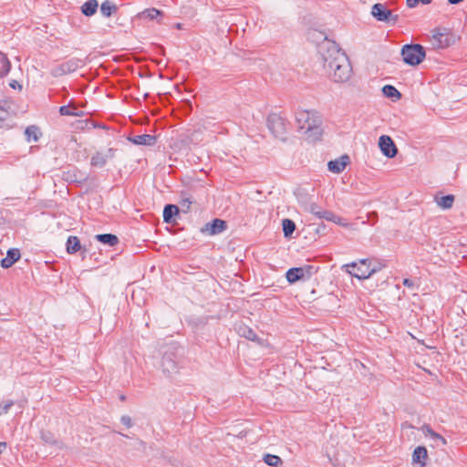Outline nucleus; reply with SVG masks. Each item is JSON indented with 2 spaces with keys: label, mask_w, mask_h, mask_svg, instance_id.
<instances>
[{
  "label": "nucleus",
  "mask_w": 467,
  "mask_h": 467,
  "mask_svg": "<svg viewBox=\"0 0 467 467\" xmlns=\"http://www.w3.org/2000/svg\"><path fill=\"white\" fill-rule=\"evenodd\" d=\"M323 66L326 72L335 82L348 81L352 73V67L347 55L335 42L327 41L319 47Z\"/></svg>",
  "instance_id": "1"
},
{
  "label": "nucleus",
  "mask_w": 467,
  "mask_h": 467,
  "mask_svg": "<svg viewBox=\"0 0 467 467\" xmlns=\"http://www.w3.org/2000/svg\"><path fill=\"white\" fill-rule=\"evenodd\" d=\"M297 130L305 134L311 141L317 140L322 135L321 119L316 111L297 110L296 112Z\"/></svg>",
  "instance_id": "2"
},
{
  "label": "nucleus",
  "mask_w": 467,
  "mask_h": 467,
  "mask_svg": "<svg viewBox=\"0 0 467 467\" xmlns=\"http://www.w3.org/2000/svg\"><path fill=\"white\" fill-rule=\"evenodd\" d=\"M460 36L451 29L445 26L435 27L431 31L429 42L434 49H445L457 43Z\"/></svg>",
  "instance_id": "3"
},
{
  "label": "nucleus",
  "mask_w": 467,
  "mask_h": 467,
  "mask_svg": "<svg viewBox=\"0 0 467 467\" xmlns=\"http://www.w3.org/2000/svg\"><path fill=\"white\" fill-rule=\"evenodd\" d=\"M404 63L410 66H418L425 58L426 52L420 44H406L400 51Z\"/></svg>",
  "instance_id": "4"
},
{
  "label": "nucleus",
  "mask_w": 467,
  "mask_h": 467,
  "mask_svg": "<svg viewBox=\"0 0 467 467\" xmlns=\"http://www.w3.org/2000/svg\"><path fill=\"white\" fill-rule=\"evenodd\" d=\"M348 274L359 280H364L370 277L377 272L376 268H371L368 259H361L358 262H352L345 265Z\"/></svg>",
  "instance_id": "5"
},
{
  "label": "nucleus",
  "mask_w": 467,
  "mask_h": 467,
  "mask_svg": "<svg viewBox=\"0 0 467 467\" xmlns=\"http://www.w3.org/2000/svg\"><path fill=\"white\" fill-rule=\"evenodd\" d=\"M267 127L271 133L277 139L285 140L287 131V122L280 114L271 113L266 119Z\"/></svg>",
  "instance_id": "6"
},
{
  "label": "nucleus",
  "mask_w": 467,
  "mask_h": 467,
  "mask_svg": "<svg viewBox=\"0 0 467 467\" xmlns=\"http://www.w3.org/2000/svg\"><path fill=\"white\" fill-rule=\"evenodd\" d=\"M83 66V61L79 58H70L51 68L50 74L54 78H58L67 74L75 72Z\"/></svg>",
  "instance_id": "7"
},
{
  "label": "nucleus",
  "mask_w": 467,
  "mask_h": 467,
  "mask_svg": "<svg viewBox=\"0 0 467 467\" xmlns=\"http://www.w3.org/2000/svg\"><path fill=\"white\" fill-rule=\"evenodd\" d=\"M371 15L378 21L385 22L391 26L395 25L399 20L398 15H393L385 5L379 3L373 5L371 8Z\"/></svg>",
  "instance_id": "8"
},
{
  "label": "nucleus",
  "mask_w": 467,
  "mask_h": 467,
  "mask_svg": "<svg viewBox=\"0 0 467 467\" xmlns=\"http://www.w3.org/2000/svg\"><path fill=\"white\" fill-rule=\"evenodd\" d=\"M161 368L164 374L171 376L178 371V364L175 352L167 350L161 358Z\"/></svg>",
  "instance_id": "9"
},
{
  "label": "nucleus",
  "mask_w": 467,
  "mask_h": 467,
  "mask_svg": "<svg viewBox=\"0 0 467 467\" xmlns=\"http://www.w3.org/2000/svg\"><path fill=\"white\" fill-rule=\"evenodd\" d=\"M117 150L113 148H108L103 151H97L92 155L90 159V164L93 167L102 168L109 160L115 157Z\"/></svg>",
  "instance_id": "10"
},
{
  "label": "nucleus",
  "mask_w": 467,
  "mask_h": 467,
  "mask_svg": "<svg viewBox=\"0 0 467 467\" xmlns=\"http://www.w3.org/2000/svg\"><path fill=\"white\" fill-rule=\"evenodd\" d=\"M381 152L388 158H393L398 153V149L393 140L388 135H381L379 140Z\"/></svg>",
  "instance_id": "11"
},
{
  "label": "nucleus",
  "mask_w": 467,
  "mask_h": 467,
  "mask_svg": "<svg viewBox=\"0 0 467 467\" xmlns=\"http://www.w3.org/2000/svg\"><path fill=\"white\" fill-rule=\"evenodd\" d=\"M227 228L225 221L215 218L212 222L207 223L202 228V233L209 235H215L223 233Z\"/></svg>",
  "instance_id": "12"
},
{
  "label": "nucleus",
  "mask_w": 467,
  "mask_h": 467,
  "mask_svg": "<svg viewBox=\"0 0 467 467\" xmlns=\"http://www.w3.org/2000/svg\"><path fill=\"white\" fill-rule=\"evenodd\" d=\"M420 430L424 436L430 438V440L432 441L431 446L441 447L447 445L446 439L438 432L434 431L429 424H423Z\"/></svg>",
  "instance_id": "13"
},
{
  "label": "nucleus",
  "mask_w": 467,
  "mask_h": 467,
  "mask_svg": "<svg viewBox=\"0 0 467 467\" xmlns=\"http://www.w3.org/2000/svg\"><path fill=\"white\" fill-rule=\"evenodd\" d=\"M348 162L349 157L348 155H342L338 159L329 161L327 163V168L328 171L333 173H340L344 171Z\"/></svg>",
  "instance_id": "14"
},
{
  "label": "nucleus",
  "mask_w": 467,
  "mask_h": 467,
  "mask_svg": "<svg viewBox=\"0 0 467 467\" xmlns=\"http://www.w3.org/2000/svg\"><path fill=\"white\" fill-rule=\"evenodd\" d=\"M10 103L7 100L0 102V128L10 127Z\"/></svg>",
  "instance_id": "15"
},
{
  "label": "nucleus",
  "mask_w": 467,
  "mask_h": 467,
  "mask_svg": "<svg viewBox=\"0 0 467 467\" xmlns=\"http://www.w3.org/2000/svg\"><path fill=\"white\" fill-rule=\"evenodd\" d=\"M20 258V251L17 248H11L7 251L6 256L1 260L3 268L11 267Z\"/></svg>",
  "instance_id": "16"
},
{
  "label": "nucleus",
  "mask_w": 467,
  "mask_h": 467,
  "mask_svg": "<svg viewBox=\"0 0 467 467\" xmlns=\"http://www.w3.org/2000/svg\"><path fill=\"white\" fill-rule=\"evenodd\" d=\"M129 140L136 145L152 146L156 143V137L150 134L136 135Z\"/></svg>",
  "instance_id": "17"
},
{
  "label": "nucleus",
  "mask_w": 467,
  "mask_h": 467,
  "mask_svg": "<svg viewBox=\"0 0 467 467\" xmlns=\"http://www.w3.org/2000/svg\"><path fill=\"white\" fill-rule=\"evenodd\" d=\"M179 213V208L175 204H166L163 209V222L171 223L175 221V216Z\"/></svg>",
  "instance_id": "18"
},
{
  "label": "nucleus",
  "mask_w": 467,
  "mask_h": 467,
  "mask_svg": "<svg viewBox=\"0 0 467 467\" xmlns=\"http://www.w3.org/2000/svg\"><path fill=\"white\" fill-rule=\"evenodd\" d=\"M100 14L103 17H110L112 15L116 14L118 11V6L115 3L110 0H105L99 8Z\"/></svg>",
  "instance_id": "19"
},
{
  "label": "nucleus",
  "mask_w": 467,
  "mask_h": 467,
  "mask_svg": "<svg viewBox=\"0 0 467 467\" xmlns=\"http://www.w3.org/2000/svg\"><path fill=\"white\" fill-rule=\"evenodd\" d=\"M428 457L427 449L424 446H418L414 449L412 454V461L416 463H420L421 466L426 465V459Z\"/></svg>",
  "instance_id": "20"
},
{
  "label": "nucleus",
  "mask_w": 467,
  "mask_h": 467,
  "mask_svg": "<svg viewBox=\"0 0 467 467\" xmlns=\"http://www.w3.org/2000/svg\"><path fill=\"white\" fill-rule=\"evenodd\" d=\"M98 7V0H88L81 5L80 9L84 16H92L97 13Z\"/></svg>",
  "instance_id": "21"
},
{
  "label": "nucleus",
  "mask_w": 467,
  "mask_h": 467,
  "mask_svg": "<svg viewBox=\"0 0 467 467\" xmlns=\"http://www.w3.org/2000/svg\"><path fill=\"white\" fill-rule=\"evenodd\" d=\"M25 136L27 142H36L41 136V131L37 126L31 125L26 129Z\"/></svg>",
  "instance_id": "22"
},
{
  "label": "nucleus",
  "mask_w": 467,
  "mask_h": 467,
  "mask_svg": "<svg viewBox=\"0 0 467 467\" xmlns=\"http://www.w3.org/2000/svg\"><path fill=\"white\" fill-rule=\"evenodd\" d=\"M286 280L289 284H294L300 279H304V275L300 267H293L287 270L285 274Z\"/></svg>",
  "instance_id": "23"
},
{
  "label": "nucleus",
  "mask_w": 467,
  "mask_h": 467,
  "mask_svg": "<svg viewBox=\"0 0 467 467\" xmlns=\"http://www.w3.org/2000/svg\"><path fill=\"white\" fill-rule=\"evenodd\" d=\"M96 239L109 246H114L119 243V238L117 235L112 234H100L96 235Z\"/></svg>",
  "instance_id": "24"
},
{
  "label": "nucleus",
  "mask_w": 467,
  "mask_h": 467,
  "mask_svg": "<svg viewBox=\"0 0 467 467\" xmlns=\"http://www.w3.org/2000/svg\"><path fill=\"white\" fill-rule=\"evenodd\" d=\"M66 246H67V252L71 254H76L81 248L79 239L77 236H73V235H71L67 238Z\"/></svg>",
  "instance_id": "25"
},
{
  "label": "nucleus",
  "mask_w": 467,
  "mask_h": 467,
  "mask_svg": "<svg viewBox=\"0 0 467 467\" xmlns=\"http://www.w3.org/2000/svg\"><path fill=\"white\" fill-rule=\"evenodd\" d=\"M454 199V195L448 194L441 198L436 197L435 201L439 207L442 208L443 210H448L452 207Z\"/></svg>",
  "instance_id": "26"
},
{
  "label": "nucleus",
  "mask_w": 467,
  "mask_h": 467,
  "mask_svg": "<svg viewBox=\"0 0 467 467\" xmlns=\"http://www.w3.org/2000/svg\"><path fill=\"white\" fill-rule=\"evenodd\" d=\"M40 439L45 444L51 446L59 445V441L56 439L55 435L49 431L42 430L40 431Z\"/></svg>",
  "instance_id": "27"
},
{
  "label": "nucleus",
  "mask_w": 467,
  "mask_h": 467,
  "mask_svg": "<svg viewBox=\"0 0 467 467\" xmlns=\"http://www.w3.org/2000/svg\"><path fill=\"white\" fill-rule=\"evenodd\" d=\"M11 68V63L7 57L0 52V78L8 74Z\"/></svg>",
  "instance_id": "28"
},
{
  "label": "nucleus",
  "mask_w": 467,
  "mask_h": 467,
  "mask_svg": "<svg viewBox=\"0 0 467 467\" xmlns=\"http://www.w3.org/2000/svg\"><path fill=\"white\" fill-rule=\"evenodd\" d=\"M282 229L285 237H290L296 230V223L291 219H284L282 221Z\"/></svg>",
  "instance_id": "29"
},
{
  "label": "nucleus",
  "mask_w": 467,
  "mask_h": 467,
  "mask_svg": "<svg viewBox=\"0 0 467 467\" xmlns=\"http://www.w3.org/2000/svg\"><path fill=\"white\" fill-rule=\"evenodd\" d=\"M382 92L384 96L389 99H400L401 97L400 91L392 85H385L382 88Z\"/></svg>",
  "instance_id": "30"
},
{
  "label": "nucleus",
  "mask_w": 467,
  "mask_h": 467,
  "mask_svg": "<svg viewBox=\"0 0 467 467\" xmlns=\"http://www.w3.org/2000/svg\"><path fill=\"white\" fill-rule=\"evenodd\" d=\"M320 214V218L326 219L327 221L334 222L335 223L339 225H347L342 222V218L337 216L334 213L330 211H323L322 213Z\"/></svg>",
  "instance_id": "31"
},
{
  "label": "nucleus",
  "mask_w": 467,
  "mask_h": 467,
  "mask_svg": "<svg viewBox=\"0 0 467 467\" xmlns=\"http://www.w3.org/2000/svg\"><path fill=\"white\" fill-rule=\"evenodd\" d=\"M264 462L272 467H278L282 464V460L279 456L275 454L266 453L263 457Z\"/></svg>",
  "instance_id": "32"
},
{
  "label": "nucleus",
  "mask_w": 467,
  "mask_h": 467,
  "mask_svg": "<svg viewBox=\"0 0 467 467\" xmlns=\"http://www.w3.org/2000/svg\"><path fill=\"white\" fill-rule=\"evenodd\" d=\"M192 198L186 192H182L180 204L184 209V213L190 210L191 204L192 203Z\"/></svg>",
  "instance_id": "33"
},
{
  "label": "nucleus",
  "mask_w": 467,
  "mask_h": 467,
  "mask_svg": "<svg viewBox=\"0 0 467 467\" xmlns=\"http://www.w3.org/2000/svg\"><path fill=\"white\" fill-rule=\"evenodd\" d=\"M302 269L303 275L305 278H310L313 275L317 274L318 271V267L312 265H305L300 266Z\"/></svg>",
  "instance_id": "34"
},
{
  "label": "nucleus",
  "mask_w": 467,
  "mask_h": 467,
  "mask_svg": "<svg viewBox=\"0 0 467 467\" xmlns=\"http://www.w3.org/2000/svg\"><path fill=\"white\" fill-rule=\"evenodd\" d=\"M59 113L62 116H80L79 112L77 109H70L69 105H64L59 108Z\"/></svg>",
  "instance_id": "35"
},
{
  "label": "nucleus",
  "mask_w": 467,
  "mask_h": 467,
  "mask_svg": "<svg viewBox=\"0 0 467 467\" xmlns=\"http://www.w3.org/2000/svg\"><path fill=\"white\" fill-rule=\"evenodd\" d=\"M142 15L150 20L157 19L158 16H162V12L156 8L146 9Z\"/></svg>",
  "instance_id": "36"
},
{
  "label": "nucleus",
  "mask_w": 467,
  "mask_h": 467,
  "mask_svg": "<svg viewBox=\"0 0 467 467\" xmlns=\"http://www.w3.org/2000/svg\"><path fill=\"white\" fill-rule=\"evenodd\" d=\"M13 405H14V401L11 400L1 402L0 403V416L6 414Z\"/></svg>",
  "instance_id": "37"
},
{
  "label": "nucleus",
  "mask_w": 467,
  "mask_h": 467,
  "mask_svg": "<svg viewBox=\"0 0 467 467\" xmlns=\"http://www.w3.org/2000/svg\"><path fill=\"white\" fill-rule=\"evenodd\" d=\"M243 335L247 339L252 340V341H255L257 339V336H256L255 332L249 327L244 328Z\"/></svg>",
  "instance_id": "38"
},
{
  "label": "nucleus",
  "mask_w": 467,
  "mask_h": 467,
  "mask_svg": "<svg viewBox=\"0 0 467 467\" xmlns=\"http://www.w3.org/2000/svg\"><path fill=\"white\" fill-rule=\"evenodd\" d=\"M432 0H406L407 5L410 8L417 6L420 3L423 5L431 4Z\"/></svg>",
  "instance_id": "39"
},
{
  "label": "nucleus",
  "mask_w": 467,
  "mask_h": 467,
  "mask_svg": "<svg viewBox=\"0 0 467 467\" xmlns=\"http://www.w3.org/2000/svg\"><path fill=\"white\" fill-rule=\"evenodd\" d=\"M310 213L315 214L317 217L320 218V213H322L323 211L319 210L318 206L315 203H312L310 205V209H309Z\"/></svg>",
  "instance_id": "40"
},
{
  "label": "nucleus",
  "mask_w": 467,
  "mask_h": 467,
  "mask_svg": "<svg viewBox=\"0 0 467 467\" xmlns=\"http://www.w3.org/2000/svg\"><path fill=\"white\" fill-rule=\"evenodd\" d=\"M120 421L122 424H124L127 428H130L132 426L131 418L128 415H123L120 418Z\"/></svg>",
  "instance_id": "41"
},
{
  "label": "nucleus",
  "mask_w": 467,
  "mask_h": 467,
  "mask_svg": "<svg viewBox=\"0 0 467 467\" xmlns=\"http://www.w3.org/2000/svg\"><path fill=\"white\" fill-rule=\"evenodd\" d=\"M403 285L407 286V287H413L414 285V283L411 279H409V278H405L403 280Z\"/></svg>",
  "instance_id": "42"
},
{
  "label": "nucleus",
  "mask_w": 467,
  "mask_h": 467,
  "mask_svg": "<svg viewBox=\"0 0 467 467\" xmlns=\"http://www.w3.org/2000/svg\"><path fill=\"white\" fill-rule=\"evenodd\" d=\"M9 86H10L12 88H14V89H16V88H22V86H21V85H20L16 80H12V81L10 82Z\"/></svg>",
  "instance_id": "43"
},
{
  "label": "nucleus",
  "mask_w": 467,
  "mask_h": 467,
  "mask_svg": "<svg viewBox=\"0 0 467 467\" xmlns=\"http://www.w3.org/2000/svg\"><path fill=\"white\" fill-rule=\"evenodd\" d=\"M463 0H448L449 4L451 5H458L462 3Z\"/></svg>",
  "instance_id": "44"
},
{
  "label": "nucleus",
  "mask_w": 467,
  "mask_h": 467,
  "mask_svg": "<svg viewBox=\"0 0 467 467\" xmlns=\"http://www.w3.org/2000/svg\"><path fill=\"white\" fill-rule=\"evenodd\" d=\"M6 448L5 442H0V453Z\"/></svg>",
  "instance_id": "45"
},
{
  "label": "nucleus",
  "mask_w": 467,
  "mask_h": 467,
  "mask_svg": "<svg viewBox=\"0 0 467 467\" xmlns=\"http://www.w3.org/2000/svg\"><path fill=\"white\" fill-rule=\"evenodd\" d=\"M120 400H125V396H123V395H122V396L120 397Z\"/></svg>",
  "instance_id": "46"
},
{
  "label": "nucleus",
  "mask_w": 467,
  "mask_h": 467,
  "mask_svg": "<svg viewBox=\"0 0 467 467\" xmlns=\"http://www.w3.org/2000/svg\"><path fill=\"white\" fill-rule=\"evenodd\" d=\"M187 104L189 105V107L191 108V101L187 100Z\"/></svg>",
  "instance_id": "47"
}]
</instances>
